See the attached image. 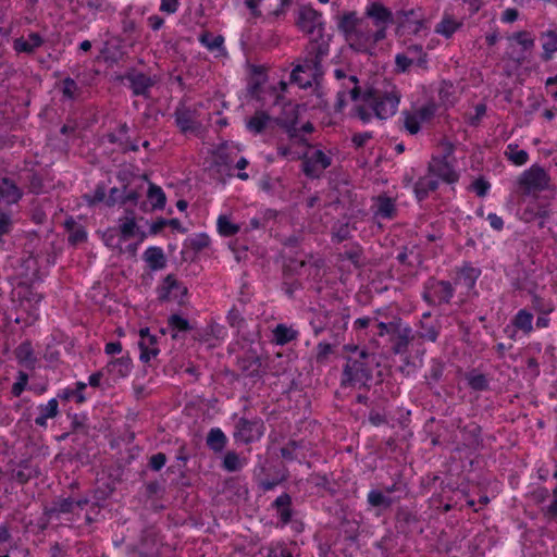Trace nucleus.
Wrapping results in <instances>:
<instances>
[{
  "instance_id": "5fc2aeb1",
  "label": "nucleus",
  "mask_w": 557,
  "mask_h": 557,
  "mask_svg": "<svg viewBox=\"0 0 557 557\" xmlns=\"http://www.w3.org/2000/svg\"><path fill=\"white\" fill-rule=\"evenodd\" d=\"M185 245L195 252H199L210 245V237L205 233H199L187 238Z\"/></svg>"
},
{
  "instance_id": "a211bd4d",
  "label": "nucleus",
  "mask_w": 557,
  "mask_h": 557,
  "mask_svg": "<svg viewBox=\"0 0 557 557\" xmlns=\"http://www.w3.org/2000/svg\"><path fill=\"white\" fill-rule=\"evenodd\" d=\"M392 350L396 355H403L408 350V346L413 339L412 329L409 324L403 323L391 338Z\"/></svg>"
},
{
  "instance_id": "b1692460",
  "label": "nucleus",
  "mask_w": 557,
  "mask_h": 557,
  "mask_svg": "<svg viewBox=\"0 0 557 557\" xmlns=\"http://www.w3.org/2000/svg\"><path fill=\"white\" fill-rule=\"evenodd\" d=\"M198 40L210 52H216V57L227 54L224 47V37L222 35L214 36L209 32H203L200 34Z\"/></svg>"
},
{
  "instance_id": "052dcab7",
  "label": "nucleus",
  "mask_w": 557,
  "mask_h": 557,
  "mask_svg": "<svg viewBox=\"0 0 557 557\" xmlns=\"http://www.w3.org/2000/svg\"><path fill=\"white\" fill-rule=\"evenodd\" d=\"M508 152L506 156L510 161H512L516 165H523L527 163L529 159V154L525 150H518L517 146L508 145Z\"/></svg>"
},
{
  "instance_id": "393cba45",
  "label": "nucleus",
  "mask_w": 557,
  "mask_h": 557,
  "mask_svg": "<svg viewBox=\"0 0 557 557\" xmlns=\"http://www.w3.org/2000/svg\"><path fill=\"white\" fill-rule=\"evenodd\" d=\"M438 188V180H436L433 175L429 174L420 177L413 187V191L416 198L419 201H422L428 198L431 191H434Z\"/></svg>"
},
{
  "instance_id": "a19ab883",
  "label": "nucleus",
  "mask_w": 557,
  "mask_h": 557,
  "mask_svg": "<svg viewBox=\"0 0 557 557\" xmlns=\"http://www.w3.org/2000/svg\"><path fill=\"white\" fill-rule=\"evenodd\" d=\"M367 502L370 507L383 510L388 509L393 504V499L380 490H371L368 493Z\"/></svg>"
},
{
  "instance_id": "680f3d73",
  "label": "nucleus",
  "mask_w": 557,
  "mask_h": 557,
  "mask_svg": "<svg viewBox=\"0 0 557 557\" xmlns=\"http://www.w3.org/2000/svg\"><path fill=\"white\" fill-rule=\"evenodd\" d=\"M62 95L69 100H74L77 97L78 86L71 77H65L62 81Z\"/></svg>"
},
{
  "instance_id": "6e6552de",
  "label": "nucleus",
  "mask_w": 557,
  "mask_h": 557,
  "mask_svg": "<svg viewBox=\"0 0 557 557\" xmlns=\"http://www.w3.org/2000/svg\"><path fill=\"white\" fill-rule=\"evenodd\" d=\"M299 159L302 160V172L309 178H319L321 172L332 164V159L322 150H315L312 156L304 153Z\"/></svg>"
},
{
  "instance_id": "9d476101",
  "label": "nucleus",
  "mask_w": 557,
  "mask_h": 557,
  "mask_svg": "<svg viewBox=\"0 0 557 557\" xmlns=\"http://www.w3.org/2000/svg\"><path fill=\"white\" fill-rule=\"evenodd\" d=\"M297 25L307 34H313L315 29L318 34L323 33L325 27L322 14L311 7L300 8Z\"/></svg>"
},
{
  "instance_id": "39448f33",
  "label": "nucleus",
  "mask_w": 557,
  "mask_h": 557,
  "mask_svg": "<svg viewBox=\"0 0 557 557\" xmlns=\"http://www.w3.org/2000/svg\"><path fill=\"white\" fill-rule=\"evenodd\" d=\"M549 176L540 165H532L525 170L518 178V185L523 195H535L549 187Z\"/></svg>"
},
{
  "instance_id": "2f4dec72",
  "label": "nucleus",
  "mask_w": 557,
  "mask_h": 557,
  "mask_svg": "<svg viewBox=\"0 0 557 557\" xmlns=\"http://www.w3.org/2000/svg\"><path fill=\"white\" fill-rule=\"evenodd\" d=\"M140 341L138 342V347L140 349L139 359L141 362H149L151 358H154L159 355L160 349L158 347H148L146 339L153 336L150 334L148 327H144L139 330Z\"/></svg>"
},
{
  "instance_id": "4be33fe9",
  "label": "nucleus",
  "mask_w": 557,
  "mask_h": 557,
  "mask_svg": "<svg viewBox=\"0 0 557 557\" xmlns=\"http://www.w3.org/2000/svg\"><path fill=\"white\" fill-rule=\"evenodd\" d=\"M14 354L17 362L25 369L34 370L36 368L37 358L30 342L26 341L21 343Z\"/></svg>"
},
{
  "instance_id": "473e14b6",
  "label": "nucleus",
  "mask_w": 557,
  "mask_h": 557,
  "mask_svg": "<svg viewBox=\"0 0 557 557\" xmlns=\"http://www.w3.org/2000/svg\"><path fill=\"white\" fill-rule=\"evenodd\" d=\"M480 274V269L466 264L459 270L457 277L455 278V284H463L468 289H472L475 286Z\"/></svg>"
},
{
  "instance_id": "f704fd0d",
  "label": "nucleus",
  "mask_w": 557,
  "mask_h": 557,
  "mask_svg": "<svg viewBox=\"0 0 557 557\" xmlns=\"http://www.w3.org/2000/svg\"><path fill=\"white\" fill-rule=\"evenodd\" d=\"M40 474L37 468L30 466L27 460L18 463V469L12 471V479L20 484H26L30 479L37 478Z\"/></svg>"
},
{
  "instance_id": "338daca9",
  "label": "nucleus",
  "mask_w": 557,
  "mask_h": 557,
  "mask_svg": "<svg viewBox=\"0 0 557 557\" xmlns=\"http://www.w3.org/2000/svg\"><path fill=\"white\" fill-rule=\"evenodd\" d=\"M491 188V184L484 180L483 177L476 178L472 183V189L476 194L478 197H485Z\"/></svg>"
},
{
  "instance_id": "4468645a",
  "label": "nucleus",
  "mask_w": 557,
  "mask_h": 557,
  "mask_svg": "<svg viewBox=\"0 0 557 557\" xmlns=\"http://www.w3.org/2000/svg\"><path fill=\"white\" fill-rule=\"evenodd\" d=\"M176 126L182 133L196 132L201 124L198 122L197 111L185 106H178L174 112Z\"/></svg>"
},
{
  "instance_id": "c756f323",
  "label": "nucleus",
  "mask_w": 557,
  "mask_h": 557,
  "mask_svg": "<svg viewBox=\"0 0 557 557\" xmlns=\"http://www.w3.org/2000/svg\"><path fill=\"white\" fill-rule=\"evenodd\" d=\"M228 440L224 432L220 428H212L209 430L206 437L207 447L214 454L222 453L227 444Z\"/></svg>"
},
{
  "instance_id": "aec40b11",
  "label": "nucleus",
  "mask_w": 557,
  "mask_h": 557,
  "mask_svg": "<svg viewBox=\"0 0 557 557\" xmlns=\"http://www.w3.org/2000/svg\"><path fill=\"white\" fill-rule=\"evenodd\" d=\"M143 259L151 271H159L166 267V257L161 247L150 246L143 253Z\"/></svg>"
},
{
  "instance_id": "6ab92c4d",
  "label": "nucleus",
  "mask_w": 557,
  "mask_h": 557,
  "mask_svg": "<svg viewBox=\"0 0 557 557\" xmlns=\"http://www.w3.org/2000/svg\"><path fill=\"white\" fill-rule=\"evenodd\" d=\"M366 15L373 20L375 26L392 25L395 23L392 11L380 2L371 3L366 10Z\"/></svg>"
},
{
  "instance_id": "de8ad7c7",
  "label": "nucleus",
  "mask_w": 557,
  "mask_h": 557,
  "mask_svg": "<svg viewBox=\"0 0 557 557\" xmlns=\"http://www.w3.org/2000/svg\"><path fill=\"white\" fill-rule=\"evenodd\" d=\"M87 384L84 382H77L76 388H65L62 389L58 394V398L61 400H70L71 398H75L76 403L83 404L86 400L85 395L83 394V391L86 388Z\"/></svg>"
},
{
  "instance_id": "0e129e2a",
  "label": "nucleus",
  "mask_w": 557,
  "mask_h": 557,
  "mask_svg": "<svg viewBox=\"0 0 557 557\" xmlns=\"http://www.w3.org/2000/svg\"><path fill=\"white\" fill-rule=\"evenodd\" d=\"M13 230V220L7 212H0V244H3V236L11 233Z\"/></svg>"
},
{
  "instance_id": "79ce46f5",
  "label": "nucleus",
  "mask_w": 557,
  "mask_h": 557,
  "mask_svg": "<svg viewBox=\"0 0 557 557\" xmlns=\"http://www.w3.org/2000/svg\"><path fill=\"white\" fill-rule=\"evenodd\" d=\"M119 232L122 240L126 242L136 236L138 226L135 216H122L119 219Z\"/></svg>"
},
{
  "instance_id": "72a5a7b5",
  "label": "nucleus",
  "mask_w": 557,
  "mask_h": 557,
  "mask_svg": "<svg viewBox=\"0 0 557 557\" xmlns=\"http://www.w3.org/2000/svg\"><path fill=\"white\" fill-rule=\"evenodd\" d=\"M132 369V359L128 356L113 359L107 364V371L115 379H122L129 374Z\"/></svg>"
},
{
  "instance_id": "13d9d810",
  "label": "nucleus",
  "mask_w": 557,
  "mask_h": 557,
  "mask_svg": "<svg viewBox=\"0 0 557 557\" xmlns=\"http://www.w3.org/2000/svg\"><path fill=\"white\" fill-rule=\"evenodd\" d=\"M510 39L517 41L520 46H522L524 51L530 50L534 47L535 39L527 30L513 33Z\"/></svg>"
},
{
  "instance_id": "e2e57ef3",
  "label": "nucleus",
  "mask_w": 557,
  "mask_h": 557,
  "mask_svg": "<svg viewBox=\"0 0 557 557\" xmlns=\"http://www.w3.org/2000/svg\"><path fill=\"white\" fill-rule=\"evenodd\" d=\"M227 322L228 324L234 327V329H237L238 331L242 330L244 327V325L246 324V321L242 314V312L233 307L228 313H227Z\"/></svg>"
},
{
  "instance_id": "8fccbe9b",
  "label": "nucleus",
  "mask_w": 557,
  "mask_h": 557,
  "mask_svg": "<svg viewBox=\"0 0 557 557\" xmlns=\"http://www.w3.org/2000/svg\"><path fill=\"white\" fill-rule=\"evenodd\" d=\"M216 227L220 235L224 237L233 236L240 230L239 225L233 223L226 215H220L218 218Z\"/></svg>"
},
{
  "instance_id": "e433bc0d",
  "label": "nucleus",
  "mask_w": 557,
  "mask_h": 557,
  "mask_svg": "<svg viewBox=\"0 0 557 557\" xmlns=\"http://www.w3.org/2000/svg\"><path fill=\"white\" fill-rule=\"evenodd\" d=\"M462 24L454 18L450 14H444L441 22L435 26L434 32L445 38H450Z\"/></svg>"
},
{
  "instance_id": "2eb2a0df",
  "label": "nucleus",
  "mask_w": 557,
  "mask_h": 557,
  "mask_svg": "<svg viewBox=\"0 0 557 557\" xmlns=\"http://www.w3.org/2000/svg\"><path fill=\"white\" fill-rule=\"evenodd\" d=\"M273 124H275L274 117L264 110H257L253 115L246 121V129L253 135H260L268 128H272Z\"/></svg>"
},
{
  "instance_id": "cd10ccee",
  "label": "nucleus",
  "mask_w": 557,
  "mask_h": 557,
  "mask_svg": "<svg viewBox=\"0 0 557 557\" xmlns=\"http://www.w3.org/2000/svg\"><path fill=\"white\" fill-rule=\"evenodd\" d=\"M364 18H359L355 11L345 12L338 20L337 28L344 35L345 40L356 30Z\"/></svg>"
},
{
  "instance_id": "0eeeda50",
  "label": "nucleus",
  "mask_w": 557,
  "mask_h": 557,
  "mask_svg": "<svg viewBox=\"0 0 557 557\" xmlns=\"http://www.w3.org/2000/svg\"><path fill=\"white\" fill-rule=\"evenodd\" d=\"M116 79L120 82L127 81L133 95L144 98L149 97L150 89L154 85V81L149 75L135 67H131L123 75L116 76Z\"/></svg>"
},
{
  "instance_id": "6e6d98bb",
  "label": "nucleus",
  "mask_w": 557,
  "mask_h": 557,
  "mask_svg": "<svg viewBox=\"0 0 557 557\" xmlns=\"http://www.w3.org/2000/svg\"><path fill=\"white\" fill-rule=\"evenodd\" d=\"M361 257H362V248L358 245L344 251L341 255V258L343 260L344 259L349 260L354 264V267L357 269H361L364 265L363 261L361 260Z\"/></svg>"
},
{
  "instance_id": "603ef678",
  "label": "nucleus",
  "mask_w": 557,
  "mask_h": 557,
  "mask_svg": "<svg viewBox=\"0 0 557 557\" xmlns=\"http://www.w3.org/2000/svg\"><path fill=\"white\" fill-rule=\"evenodd\" d=\"M222 467L228 472H237L243 469L244 460L239 458L236 451L230 450L224 455Z\"/></svg>"
},
{
  "instance_id": "7c9ffc66",
  "label": "nucleus",
  "mask_w": 557,
  "mask_h": 557,
  "mask_svg": "<svg viewBox=\"0 0 557 557\" xmlns=\"http://www.w3.org/2000/svg\"><path fill=\"white\" fill-rule=\"evenodd\" d=\"M330 37L325 38L324 32L318 34V36L310 42V53H314L313 63L318 66L322 59L327 55L330 48Z\"/></svg>"
},
{
  "instance_id": "864d4df0",
  "label": "nucleus",
  "mask_w": 557,
  "mask_h": 557,
  "mask_svg": "<svg viewBox=\"0 0 557 557\" xmlns=\"http://www.w3.org/2000/svg\"><path fill=\"white\" fill-rule=\"evenodd\" d=\"M465 433L469 445L474 448H480L483 445L482 428L479 424H470L465 428Z\"/></svg>"
},
{
  "instance_id": "58836bf2",
  "label": "nucleus",
  "mask_w": 557,
  "mask_h": 557,
  "mask_svg": "<svg viewBox=\"0 0 557 557\" xmlns=\"http://www.w3.org/2000/svg\"><path fill=\"white\" fill-rule=\"evenodd\" d=\"M147 198L151 205L152 211L164 209L166 203V196L160 186L149 182Z\"/></svg>"
},
{
  "instance_id": "4c0bfd02",
  "label": "nucleus",
  "mask_w": 557,
  "mask_h": 557,
  "mask_svg": "<svg viewBox=\"0 0 557 557\" xmlns=\"http://www.w3.org/2000/svg\"><path fill=\"white\" fill-rule=\"evenodd\" d=\"M168 325L172 331V339H177L180 333H187L193 330L189 321L177 313L171 314L168 318Z\"/></svg>"
},
{
  "instance_id": "ddd939ff",
  "label": "nucleus",
  "mask_w": 557,
  "mask_h": 557,
  "mask_svg": "<svg viewBox=\"0 0 557 557\" xmlns=\"http://www.w3.org/2000/svg\"><path fill=\"white\" fill-rule=\"evenodd\" d=\"M237 366L239 370L248 377L253 380H259L263 376L262 371V362L259 355L253 351L249 350L247 354H245L242 357L237 358Z\"/></svg>"
},
{
  "instance_id": "09e8293b",
  "label": "nucleus",
  "mask_w": 557,
  "mask_h": 557,
  "mask_svg": "<svg viewBox=\"0 0 557 557\" xmlns=\"http://www.w3.org/2000/svg\"><path fill=\"white\" fill-rule=\"evenodd\" d=\"M445 364L438 359H432L428 374H425L426 384L432 387L434 383H437L444 373Z\"/></svg>"
},
{
  "instance_id": "412c9836",
  "label": "nucleus",
  "mask_w": 557,
  "mask_h": 557,
  "mask_svg": "<svg viewBox=\"0 0 557 557\" xmlns=\"http://www.w3.org/2000/svg\"><path fill=\"white\" fill-rule=\"evenodd\" d=\"M45 40L38 33H30L27 39L23 37L16 38L13 41V49L17 53L33 54L36 49L44 45Z\"/></svg>"
},
{
  "instance_id": "c03bdc74",
  "label": "nucleus",
  "mask_w": 557,
  "mask_h": 557,
  "mask_svg": "<svg viewBox=\"0 0 557 557\" xmlns=\"http://www.w3.org/2000/svg\"><path fill=\"white\" fill-rule=\"evenodd\" d=\"M298 332L285 324H277L273 330V337L277 345H286L296 339Z\"/></svg>"
},
{
  "instance_id": "7ed1b4c3",
  "label": "nucleus",
  "mask_w": 557,
  "mask_h": 557,
  "mask_svg": "<svg viewBox=\"0 0 557 557\" xmlns=\"http://www.w3.org/2000/svg\"><path fill=\"white\" fill-rule=\"evenodd\" d=\"M455 295V288L449 281L430 277L423 284V300L430 306L448 305Z\"/></svg>"
},
{
  "instance_id": "ea45409f",
  "label": "nucleus",
  "mask_w": 557,
  "mask_h": 557,
  "mask_svg": "<svg viewBox=\"0 0 557 557\" xmlns=\"http://www.w3.org/2000/svg\"><path fill=\"white\" fill-rule=\"evenodd\" d=\"M375 215L382 219H393L396 215L395 201L387 196H379Z\"/></svg>"
},
{
  "instance_id": "a18cd8bd",
  "label": "nucleus",
  "mask_w": 557,
  "mask_h": 557,
  "mask_svg": "<svg viewBox=\"0 0 557 557\" xmlns=\"http://www.w3.org/2000/svg\"><path fill=\"white\" fill-rule=\"evenodd\" d=\"M75 511L74 499L71 497L58 498L52 503V506L47 510L49 516H59L61 513H72Z\"/></svg>"
},
{
  "instance_id": "69168bd1",
  "label": "nucleus",
  "mask_w": 557,
  "mask_h": 557,
  "mask_svg": "<svg viewBox=\"0 0 557 557\" xmlns=\"http://www.w3.org/2000/svg\"><path fill=\"white\" fill-rule=\"evenodd\" d=\"M420 123H421V121L419 120V117L416 114L412 115V114L406 113L404 126L409 132V134H411V135L417 134L421 128Z\"/></svg>"
},
{
  "instance_id": "9b49d317",
  "label": "nucleus",
  "mask_w": 557,
  "mask_h": 557,
  "mask_svg": "<svg viewBox=\"0 0 557 557\" xmlns=\"http://www.w3.org/2000/svg\"><path fill=\"white\" fill-rule=\"evenodd\" d=\"M140 197L141 191L138 188H129L128 184H123L122 188L112 187L109 190L106 205L108 207H114L115 205L125 206L131 202L134 206H137Z\"/></svg>"
},
{
  "instance_id": "f3484780",
  "label": "nucleus",
  "mask_w": 557,
  "mask_h": 557,
  "mask_svg": "<svg viewBox=\"0 0 557 557\" xmlns=\"http://www.w3.org/2000/svg\"><path fill=\"white\" fill-rule=\"evenodd\" d=\"M271 507L276 510V515L282 525L288 524L294 516L293 499L288 493H282L271 504Z\"/></svg>"
},
{
  "instance_id": "c9c22d12",
  "label": "nucleus",
  "mask_w": 557,
  "mask_h": 557,
  "mask_svg": "<svg viewBox=\"0 0 557 557\" xmlns=\"http://www.w3.org/2000/svg\"><path fill=\"white\" fill-rule=\"evenodd\" d=\"M181 287V282L173 274H168L160 286L157 288L158 300L160 302H166L171 299L172 293L175 288Z\"/></svg>"
},
{
  "instance_id": "f257e3e1",
  "label": "nucleus",
  "mask_w": 557,
  "mask_h": 557,
  "mask_svg": "<svg viewBox=\"0 0 557 557\" xmlns=\"http://www.w3.org/2000/svg\"><path fill=\"white\" fill-rule=\"evenodd\" d=\"M341 373V387L370 388L374 367L379 366L373 352H361L359 356H345Z\"/></svg>"
},
{
  "instance_id": "f8f14e48",
  "label": "nucleus",
  "mask_w": 557,
  "mask_h": 557,
  "mask_svg": "<svg viewBox=\"0 0 557 557\" xmlns=\"http://www.w3.org/2000/svg\"><path fill=\"white\" fill-rule=\"evenodd\" d=\"M428 172L446 184H455L459 180V174L454 169V165L447 160L437 159V157H432Z\"/></svg>"
},
{
  "instance_id": "bb28decb",
  "label": "nucleus",
  "mask_w": 557,
  "mask_h": 557,
  "mask_svg": "<svg viewBox=\"0 0 557 557\" xmlns=\"http://www.w3.org/2000/svg\"><path fill=\"white\" fill-rule=\"evenodd\" d=\"M540 40L542 41L543 53L541 55L543 61H549L553 54L557 52V29H547L541 33Z\"/></svg>"
},
{
  "instance_id": "3c124183",
  "label": "nucleus",
  "mask_w": 557,
  "mask_h": 557,
  "mask_svg": "<svg viewBox=\"0 0 557 557\" xmlns=\"http://www.w3.org/2000/svg\"><path fill=\"white\" fill-rule=\"evenodd\" d=\"M403 323V319L399 317H394L389 322H376V334L379 336L389 335L392 337Z\"/></svg>"
},
{
  "instance_id": "dca6fc26",
  "label": "nucleus",
  "mask_w": 557,
  "mask_h": 557,
  "mask_svg": "<svg viewBox=\"0 0 557 557\" xmlns=\"http://www.w3.org/2000/svg\"><path fill=\"white\" fill-rule=\"evenodd\" d=\"M23 197L22 189L9 177L0 180V206L17 203Z\"/></svg>"
},
{
  "instance_id": "423d86ee",
  "label": "nucleus",
  "mask_w": 557,
  "mask_h": 557,
  "mask_svg": "<svg viewBox=\"0 0 557 557\" xmlns=\"http://www.w3.org/2000/svg\"><path fill=\"white\" fill-rule=\"evenodd\" d=\"M298 120V106L288 102L283 106L282 114L274 117V123L283 128L290 139H296L300 145L310 146L308 139L299 135V129L297 128Z\"/></svg>"
},
{
  "instance_id": "49530a36",
  "label": "nucleus",
  "mask_w": 557,
  "mask_h": 557,
  "mask_svg": "<svg viewBox=\"0 0 557 557\" xmlns=\"http://www.w3.org/2000/svg\"><path fill=\"white\" fill-rule=\"evenodd\" d=\"M468 386L475 392H484L490 388V382L485 374L470 372L466 375Z\"/></svg>"
},
{
  "instance_id": "a878e982",
  "label": "nucleus",
  "mask_w": 557,
  "mask_h": 557,
  "mask_svg": "<svg viewBox=\"0 0 557 557\" xmlns=\"http://www.w3.org/2000/svg\"><path fill=\"white\" fill-rule=\"evenodd\" d=\"M421 9L400 10L396 13L395 23L404 25L406 22H412L414 27L412 33L418 34L424 27V20L422 18Z\"/></svg>"
},
{
  "instance_id": "774afa93",
  "label": "nucleus",
  "mask_w": 557,
  "mask_h": 557,
  "mask_svg": "<svg viewBox=\"0 0 557 557\" xmlns=\"http://www.w3.org/2000/svg\"><path fill=\"white\" fill-rule=\"evenodd\" d=\"M553 500L549 505L544 507L542 509L544 517H546L549 520H556L557 519V492H552Z\"/></svg>"
},
{
  "instance_id": "bf43d9fd",
  "label": "nucleus",
  "mask_w": 557,
  "mask_h": 557,
  "mask_svg": "<svg viewBox=\"0 0 557 557\" xmlns=\"http://www.w3.org/2000/svg\"><path fill=\"white\" fill-rule=\"evenodd\" d=\"M351 237L350 227L348 223H342L337 226H333L332 228V242L333 243H342Z\"/></svg>"
},
{
  "instance_id": "37998d69",
  "label": "nucleus",
  "mask_w": 557,
  "mask_h": 557,
  "mask_svg": "<svg viewBox=\"0 0 557 557\" xmlns=\"http://www.w3.org/2000/svg\"><path fill=\"white\" fill-rule=\"evenodd\" d=\"M533 314L527 309L519 310L512 319V324L524 334H530L533 331Z\"/></svg>"
},
{
  "instance_id": "1a4fd4ad",
  "label": "nucleus",
  "mask_w": 557,
  "mask_h": 557,
  "mask_svg": "<svg viewBox=\"0 0 557 557\" xmlns=\"http://www.w3.org/2000/svg\"><path fill=\"white\" fill-rule=\"evenodd\" d=\"M349 48L358 53L372 55L371 29L369 23L363 20L356 30L346 40Z\"/></svg>"
},
{
  "instance_id": "5701e85b",
  "label": "nucleus",
  "mask_w": 557,
  "mask_h": 557,
  "mask_svg": "<svg viewBox=\"0 0 557 557\" xmlns=\"http://www.w3.org/2000/svg\"><path fill=\"white\" fill-rule=\"evenodd\" d=\"M442 324L438 320L424 321L420 320L417 335L420 339L435 343L440 336Z\"/></svg>"
},
{
  "instance_id": "20e7f679",
  "label": "nucleus",
  "mask_w": 557,
  "mask_h": 557,
  "mask_svg": "<svg viewBox=\"0 0 557 557\" xmlns=\"http://www.w3.org/2000/svg\"><path fill=\"white\" fill-rule=\"evenodd\" d=\"M264 432L265 424L261 418L247 419L240 417L234 425L233 438L237 443L248 445L258 442L264 435Z\"/></svg>"
},
{
  "instance_id": "f03ea898",
  "label": "nucleus",
  "mask_w": 557,
  "mask_h": 557,
  "mask_svg": "<svg viewBox=\"0 0 557 557\" xmlns=\"http://www.w3.org/2000/svg\"><path fill=\"white\" fill-rule=\"evenodd\" d=\"M362 98L366 102L370 103L375 116L381 120L393 116L400 101V96L394 90L391 92H380L375 89H368Z\"/></svg>"
},
{
  "instance_id": "c85d7f7f",
  "label": "nucleus",
  "mask_w": 557,
  "mask_h": 557,
  "mask_svg": "<svg viewBox=\"0 0 557 557\" xmlns=\"http://www.w3.org/2000/svg\"><path fill=\"white\" fill-rule=\"evenodd\" d=\"M37 409L39 414L35 418V423L40 428H46L47 420L57 417L59 413L58 399L51 398L47 404H40Z\"/></svg>"
},
{
  "instance_id": "4d7b16f0",
  "label": "nucleus",
  "mask_w": 557,
  "mask_h": 557,
  "mask_svg": "<svg viewBox=\"0 0 557 557\" xmlns=\"http://www.w3.org/2000/svg\"><path fill=\"white\" fill-rule=\"evenodd\" d=\"M334 351V345L325 342H321L315 347V361L319 364H325L329 361V357Z\"/></svg>"
}]
</instances>
